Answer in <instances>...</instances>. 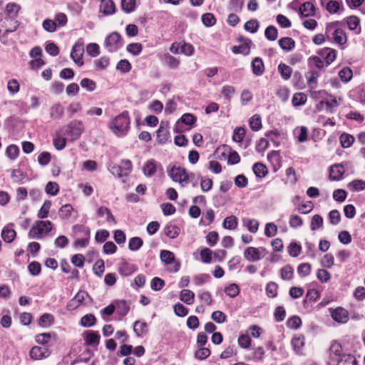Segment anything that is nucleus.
Segmentation results:
<instances>
[{
	"instance_id": "1",
	"label": "nucleus",
	"mask_w": 365,
	"mask_h": 365,
	"mask_svg": "<svg viewBox=\"0 0 365 365\" xmlns=\"http://www.w3.org/2000/svg\"><path fill=\"white\" fill-rule=\"evenodd\" d=\"M329 365H357L355 357L345 353L343 348L337 341H333L329 349Z\"/></svg>"
},
{
	"instance_id": "2",
	"label": "nucleus",
	"mask_w": 365,
	"mask_h": 365,
	"mask_svg": "<svg viewBox=\"0 0 365 365\" xmlns=\"http://www.w3.org/2000/svg\"><path fill=\"white\" fill-rule=\"evenodd\" d=\"M341 26V23L338 21L328 23L325 35L327 39L332 40L343 50L346 47L347 36Z\"/></svg>"
},
{
	"instance_id": "3",
	"label": "nucleus",
	"mask_w": 365,
	"mask_h": 365,
	"mask_svg": "<svg viewBox=\"0 0 365 365\" xmlns=\"http://www.w3.org/2000/svg\"><path fill=\"white\" fill-rule=\"evenodd\" d=\"M130 120L128 111H123L108 123L109 129L117 136H125L130 128Z\"/></svg>"
},
{
	"instance_id": "4",
	"label": "nucleus",
	"mask_w": 365,
	"mask_h": 365,
	"mask_svg": "<svg viewBox=\"0 0 365 365\" xmlns=\"http://www.w3.org/2000/svg\"><path fill=\"white\" fill-rule=\"evenodd\" d=\"M21 9V6L16 3H9L6 6L5 12L6 16L4 19L0 20V23H6V21H11L14 24L13 28L6 29L4 31L3 35H6L9 33H11L15 31L19 26V23L17 20H16V17L17 16L19 11Z\"/></svg>"
},
{
	"instance_id": "5",
	"label": "nucleus",
	"mask_w": 365,
	"mask_h": 365,
	"mask_svg": "<svg viewBox=\"0 0 365 365\" xmlns=\"http://www.w3.org/2000/svg\"><path fill=\"white\" fill-rule=\"evenodd\" d=\"M53 225L49 220L36 221L29 232V237L31 239H41L45 235L51 231Z\"/></svg>"
},
{
	"instance_id": "6",
	"label": "nucleus",
	"mask_w": 365,
	"mask_h": 365,
	"mask_svg": "<svg viewBox=\"0 0 365 365\" xmlns=\"http://www.w3.org/2000/svg\"><path fill=\"white\" fill-rule=\"evenodd\" d=\"M83 130V123L80 120H73L61 129L62 134L71 141L78 139Z\"/></svg>"
},
{
	"instance_id": "7",
	"label": "nucleus",
	"mask_w": 365,
	"mask_h": 365,
	"mask_svg": "<svg viewBox=\"0 0 365 365\" xmlns=\"http://www.w3.org/2000/svg\"><path fill=\"white\" fill-rule=\"evenodd\" d=\"M268 254V251L263 247H248L244 251L245 259L250 262L261 260Z\"/></svg>"
},
{
	"instance_id": "8",
	"label": "nucleus",
	"mask_w": 365,
	"mask_h": 365,
	"mask_svg": "<svg viewBox=\"0 0 365 365\" xmlns=\"http://www.w3.org/2000/svg\"><path fill=\"white\" fill-rule=\"evenodd\" d=\"M168 173L173 181L179 182L182 187L188 182L189 175L184 168L173 166L168 170Z\"/></svg>"
},
{
	"instance_id": "9",
	"label": "nucleus",
	"mask_w": 365,
	"mask_h": 365,
	"mask_svg": "<svg viewBox=\"0 0 365 365\" xmlns=\"http://www.w3.org/2000/svg\"><path fill=\"white\" fill-rule=\"evenodd\" d=\"M104 46L108 52H115L123 46V41L120 34L113 32L108 35L104 42Z\"/></svg>"
},
{
	"instance_id": "10",
	"label": "nucleus",
	"mask_w": 365,
	"mask_h": 365,
	"mask_svg": "<svg viewBox=\"0 0 365 365\" xmlns=\"http://www.w3.org/2000/svg\"><path fill=\"white\" fill-rule=\"evenodd\" d=\"M84 53V45L81 39L78 40L73 46L71 58L78 66L83 65V55Z\"/></svg>"
},
{
	"instance_id": "11",
	"label": "nucleus",
	"mask_w": 365,
	"mask_h": 365,
	"mask_svg": "<svg viewBox=\"0 0 365 365\" xmlns=\"http://www.w3.org/2000/svg\"><path fill=\"white\" fill-rule=\"evenodd\" d=\"M161 261L165 264H172L173 267L170 270L173 272H177L180 269V264L175 260V255L169 250H162L160 254Z\"/></svg>"
},
{
	"instance_id": "12",
	"label": "nucleus",
	"mask_w": 365,
	"mask_h": 365,
	"mask_svg": "<svg viewBox=\"0 0 365 365\" xmlns=\"http://www.w3.org/2000/svg\"><path fill=\"white\" fill-rule=\"evenodd\" d=\"M349 165V162L344 161L341 163L332 165L330 169V178L332 180H339L342 178V175Z\"/></svg>"
},
{
	"instance_id": "13",
	"label": "nucleus",
	"mask_w": 365,
	"mask_h": 365,
	"mask_svg": "<svg viewBox=\"0 0 365 365\" xmlns=\"http://www.w3.org/2000/svg\"><path fill=\"white\" fill-rule=\"evenodd\" d=\"M331 318L340 324H346L349 319V312L343 307H338L335 309H329Z\"/></svg>"
},
{
	"instance_id": "14",
	"label": "nucleus",
	"mask_w": 365,
	"mask_h": 365,
	"mask_svg": "<svg viewBox=\"0 0 365 365\" xmlns=\"http://www.w3.org/2000/svg\"><path fill=\"white\" fill-rule=\"evenodd\" d=\"M51 352L48 348H42L35 346L31 348L29 352L30 357L34 360H41L48 357Z\"/></svg>"
},
{
	"instance_id": "15",
	"label": "nucleus",
	"mask_w": 365,
	"mask_h": 365,
	"mask_svg": "<svg viewBox=\"0 0 365 365\" xmlns=\"http://www.w3.org/2000/svg\"><path fill=\"white\" fill-rule=\"evenodd\" d=\"M168 123L162 121L157 131V140L160 144H165L169 139Z\"/></svg>"
},
{
	"instance_id": "16",
	"label": "nucleus",
	"mask_w": 365,
	"mask_h": 365,
	"mask_svg": "<svg viewBox=\"0 0 365 365\" xmlns=\"http://www.w3.org/2000/svg\"><path fill=\"white\" fill-rule=\"evenodd\" d=\"M91 298L85 291H79L70 302L69 306L78 307L83 304H87Z\"/></svg>"
},
{
	"instance_id": "17",
	"label": "nucleus",
	"mask_w": 365,
	"mask_h": 365,
	"mask_svg": "<svg viewBox=\"0 0 365 365\" xmlns=\"http://www.w3.org/2000/svg\"><path fill=\"white\" fill-rule=\"evenodd\" d=\"M319 54L325 60L326 66L331 64L336 57V51L334 48L328 47L322 48Z\"/></svg>"
},
{
	"instance_id": "18",
	"label": "nucleus",
	"mask_w": 365,
	"mask_h": 365,
	"mask_svg": "<svg viewBox=\"0 0 365 365\" xmlns=\"http://www.w3.org/2000/svg\"><path fill=\"white\" fill-rule=\"evenodd\" d=\"M291 344L294 352L297 354H303V349L304 346V337L302 335H295L292 341Z\"/></svg>"
},
{
	"instance_id": "19",
	"label": "nucleus",
	"mask_w": 365,
	"mask_h": 365,
	"mask_svg": "<svg viewBox=\"0 0 365 365\" xmlns=\"http://www.w3.org/2000/svg\"><path fill=\"white\" fill-rule=\"evenodd\" d=\"M252 44V41L249 38L244 39L242 43L238 46H233L232 48V51L234 53H241L245 56L248 55L250 53V46Z\"/></svg>"
},
{
	"instance_id": "20",
	"label": "nucleus",
	"mask_w": 365,
	"mask_h": 365,
	"mask_svg": "<svg viewBox=\"0 0 365 365\" xmlns=\"http://www.w3.org/2000/svg\"><path fill=\"white\" fill-rule=\"evenodd\" d=\"M84 340L87 345L97 346L100 342V335L93 331H87L83 334Z\"/></svg>"
},
{
	"instance_id": "21",
	"label": "nucleus",
	"mask_w": 365,
	"mask_h": 365,
	"mask_svg": "<svg viewBox=\"0 0 365 365\" xmlns=\"http://www.w3.org/2000/svg\"><path fill=\"white\" fill-rule=\"evenodd\" d=\"M136 271L134 264L123 260L118 265V272L123 276H129Z\"/></svg>"
},
{
	"instance_id": "22",
	"label": "nucleus",
	"mask_w": 365,
	"mask_h": 365,
	"mask_svg": "<svg viewBox=\"0 0 365 365\" xmlns=\"http://www.w3.org/2000/svg\"><path fill=\"white\" fill-rule=\"evenodd\" d=\"M100 11L106 16L112 15L115 13V6L112 0H106L101 2Z\"/></svg>"
},
{
	"instance_id": "23",
	"label": "nucleus",
	"mask_w": 365,
	"mask_h": 365,
	"mask_svg": "<svg viewBox=\"0 0 365 365\" xmlns=\"http://www.w3.org/2000/svg\"><path fill=\"white\" fill-rule=\"evenodd\" d=\"M11 226L12 225H6L1 232V237L7 243L13 242L16 235Z\"/></svg>"
},
{
	"instance_id": "24",
	"label": "nucleus",
	"mask_w": 365,
	"mask_h": 365,
	"mask_svg": "<svg viewBox=\"0 0 365 365\" xmlns=\"http://www.w3.org/2000/svg\"><path fill=\"white\" fill-rule=\"evenodd\" d=\"M252 69L253 73L257 76H260L264 71V63L261 58L256 57L252 61Z\"/></svg>"
},
{
	"instance_id": "25",
	"label": "nucleus",
	"mask_w": 365,
	"mask_h": 365,
	"mask_svg": "<svg viewBox=\"0 0 365 365\" xmlns=\"http://www.w3.org/2000/svg\"><path fill=\"white\" fill-rule=\"evenodd\" d=\"M326 10L331 14H339L344 10L341 3L337 1H329L325 6Z\"/></svg>"
},
{
	"instance_id": "26",
	"label": "nucleus",
	"mask_w": 365,
	"mask_h": 365,
	"mask_svg": "<svg viewBox=\"0 0 365 365\" xmlns=\"http://www.w3.org/2000/svg\"><path fill=\"white\" fill-rule=\"evenodd\" d=\"M162 61L170 69H176L180 65V60L169 53L165 54L162 58Z\"/></svg>"
},
{
	"instance_id": "27",
	"label": "nucleus",
	"mask_w": 365,
	"mask_h": 365,
	"mask_svg": "<svg viewBox=\"0 0 365 365\" xmlns=\"http://www.w3.org/2000/svg\"><path fill=\"white\" fill-rule=\"evenodd\" d=\"M157 166L158 163L155 160H148L143 168L144 175L147 177L154 175L157 170Z\"/></svg>"
},
{
	"instance_id": "28",
	"label": "nucleus",
	"mask_w": 365,
	"mask_h": 365,
	"mask_svg": "<svg viewBox=\"0 0 365 365\" xmlns=\"http://www.w3.org/2000/svg\"><path fill=\"white\" fill-rule=\"evenodd\" d=\"M299 12L302 16H312L314 15L315 6L313 3L307 1L302 4L299 8Z\"/></svg>"
},
{
	"instance_id": "29",
	"label": "nucleus",
	"mask_w": 365,
	"mask_h": 365,
	"mask_svg": "<svg viewBox=\"0 0 365 365\" xmlns=\"http://www.w3.org/2000/svg\"><path fill=\"white\" fill-rule=\"evenodd\" d=\"M180 299L187 305L192 304L195 301V293L190 289H184L180 293Z\"/></svg>"
},
{
	"instance_id": "30",
	"label": "nucleus",
	"mask_w": 365,
	"mask_h": 365,
	"mask_svg": "<svg viewBox=\"0 0 365 365\" xmlns=\"http://www.w3.org/2000/svg\"><path fill=\"white\" fill-rule=\"evenodd\" d=\"M279 46L286 51H290L295 47V41L290 37H284L279 40Z\"/></svg>"
},
{
	"instance_id": "31",
	"label": "nucleus",
	"mask_w": 365,
	"mask_h": 365,
	"mask_svg": "<svg viewBox=\"0 0 365 365\" xmlns=\"http://www.w3.org/2000/svg\"><path fill=\"white\" fill-rule=\"evenodd\" d=\"M180 228L172 223H168L164 228L165 235L170 239L176 238L180 234Z\"/></svg>"
},
{
	"instance_id": "32",
	"label": "nucleus",
	"mask_w": 365,
	"mask_h": 365,
	"mask_svg": "<svg viewBox=\"0 0 365 365\" xmlns=\"http://www.w3.org/2000/svg\"><path fill=\"white\" fill-rule=\"evenodd\" d=\"M97 215L99 217L106 216V221L110 223L116 224V221L115 220L114 216L112 215L111 212L106 207H99L97 210Z\"/></svg>"
},
{
	"instance_id": "33",
	"label": "nucleus",
	"mask_w": 365,
	"mask_h": 365,
	"mask_svg": "<svg viewBox=\"0 0 365 365\" xmlns=\"http://www.w3.org/2000/svg\"><path fill=\"white\" fill-rule=\"evenodd\" d=\"M347 187L352 192H359L365 190V181L354 180L347 184Z\"/></svg>"
},
{
	"instance_id": "34",
	"label": "nucleus",
	"mask_w": 365,
	"mask_h": 365,
	"mask_svg": "<svg viewBox=\"0 0 365 365\" xmlns=\"http://www.w3.org/2000/svg\"><path fill=\"white\" fill-rule=\"evenodd\" d=\"M73 230L74 232L75 237H89V236H90V230L84 225H75L73 227Z\"/></svg>"
},
{
	"instance_id": "35",
	"label": "nucleus",
	"mask_w": 365,
	"mask_h": 365,
	"mask_svg": "<svg viewBox=\"0 0 365 365\" xmlns=\"http://www.w3.org/2000/svg\"><path fill=\"white\" fill-rule=\"evenodd\" d=\"M319 76V73L317 71H309L305 74V78L310 88H316Z\"/></svg>"
},
{
	"instance_id": "36",
	"label": "nucleus",
	"mask_w": 365,
	"mask_h": 365,
	"mask_svg": "<svg viewBox=\"0 0 365 365\" xmlns=\"http://www.w3.org/2000/svg\"><path fill=\"white\" fill-rule=\"evenodd\" d=\"M339 140L341 145L344 148H348L352 145L355 138L352 135L344 133L340 135Z\"/></svg>"
},
{
	"instance_id": "37",
	"label": "nucleus",
	"mask_w": 365,
	"mask_h": 365,
	"mask_svg": "<svg viewBox=\"0 0 365 365\" xmlns=\"http://www.w3.org/2000/svg\"><path fill=\"white\" fill-rule=\"evenodd\" d=\"M115 303V308L117 309V313L120 316L123 317L128 313L130 307L125 300H118Z\"/></svg>"
},
{
	"instance_id": "38",
	"label": "nucleus",
	"mask_w": 365,
	"mask_h": 365,
	"mask_svg": "<svg viewBox=\"0 0 365 365\" xmlns=\"http://www.w3.org/2000/svg\"><path fill=\"white\" fill-rule=\"evenodd\" d=\"M278 71L284 80H288L292 76V68L285 63H280L278 66Z\"/></svg>"
},
{
	"instance_id": "39",
	"label": "nucleus",
	"mask_w": 365,
	"mask_h": 365,
	"mask_svg": "<svg viewBox=\"0 0 365 365\" xmlns=\"http://www.w3.org/2000/svg\"><path fill=\"white\" fill-rule=\"evenodd\" d=\"M63 108L60 103H56L50 108V116L53 119H58L63 116Z\"/></svg>"
},
{
	"instance_id": "40",
	"label": "nucleus",
	"mask_w": 365,
	"mask_h": 365,
	"mask_svg": "<svg viewBox=\"0 0 365 365\" xmlns=\"http://www.w3.org/2000/svg\"><path fill=\"white\" fill-rule=\"evenodd\" d=\"M329 100H322L319 102V105L323 106H325L327 110H331L334 108H336L339 106L338 101L336 97L332 95H329Z\"/></svg>"
},
{
	"instance_id": "41",
	"label": "nucleus",
	"mask_w": 365,
	"mask_h": 365,
	"mask_svg": "<svg viewBox=\"0 0 365 365\" xmlns=\"http://www.w3.org/2000/svg\"><path fill=\"white\" fill-rule=\"evenodd\" d=\"M252 170L255 175L258 178H264L268 173L267 167L261 163H255Z\"/></svg>"
},
{
	"instance_id": "42",
	"label": "nucleus",
	"mask_w": 365,
	"mask_h": 365,
	"mask_svg": "<svg viewBox=\"0 0 365 365\" xmlns=\"http://www.w3.org/2000/svg\"><path fill=\"white\" fill-rule=\"evenodd\" d=\"M143 245V240L139 237H133L129 240L128 248L131 251H138Z\"/></svg>"
},
{
	"instance_id": "43",
	"label": "nucleus",
	"mask_w": 365,
	"mask_h": 365,
	"mask_svg": "<svg viewBox=\"0 0 365 365\" xmlns=\"http://www.w3.org/2000/svg\"><path fill=\"white\" fill-rule=\"evenodd\" d=\"M51 207V202L50 200H46L37 214V217L39 219H45L48 217L50 208Z\"/></svg>"
},
{
	"instance_id": "44",
	"label": "nucleus",
	"mask_w": 365,
	"mask_h": 365,
	"mask_svg": "<svg viewBox=\"0 0 365 365\" xmlns=\"http://www.w3.org/2000/svg\"><path fill=\"white\" fill-rule=\"evenodd\" d=\"M148 325L145 322L136 321L133 325V330L138 336H143L147 331Z\"/></svg>"
},
{
	"instance_id": "45",
	"label": "nucleus",
	"mask_w": 365,
	"mask_h": 365,
	"mask_svg": "<svg viewBox=\"0 0 365 365\" xmlns=\"http://www.w3.org/2000/svg\"><path fill=\"white\" fill-rule=\"evenodd\" d=\"M223 227L228 230H235L237 226V219L235 216L231 215L225 218Z\"/></svg>"
},
{
	"instance_id": "46",
	"label": "nucleus",
	"mask_w": 365,
	"mask_h": 365,
	"mask_svg": "<svg viewBox=\"0 0 365 365\" xmlns=\"http://www.w3.org/2000/svg\"><path fill=\"white\" fill-rule=\"evenodd\" d=\"M307 100V95L304 93H297L293 96L292 104L294 106H300L306 103Z\"/></svg>"
},
{
	"instance_id": "47",
	"label": "nucleus",
	"mask_w": 365,
	"mask_h": 365,
	"mask_svg": "<svg viewBox=\"0 0 365 365\" xmlns=\"http://www.w3.org/2000/svg\"><path fill=\"white\" fill-rule=\"evenodd\" d=\"M81 86L88 92H93L96 88V83L94 81L84 78L80 82Z\"/></svg>"
},
{
	"instance_id": "48",
	"label": "nucleus",
	"mask_w": 365,
	"mask_h": 365,
	"mask_svg": "<svg viewBox=\"0 0 365 365\" xmlns=\"http://www.w3.org/2000/svg\"><path fill=\"white\" fill-rule=\"evenodd\" d=\"M6 155L10 160H16L19 155V148L16 145H10L6 148Z\"/></svg>"
},
{
	"instance_id": "49",
	"label": "nucleus",
	"mask_w": 365,
	"mask_h": 365,
	"mask_svg": "<svg viewBox=\"0 0 365 365\" xmlns=\"http://www.w3.org/2000/svg\"><path fill=\"white\" fill-rule=\"evenodd\" d=\"M96 319L92 314L84 315L81 319V324L84 327H91L96 324Z\"/></svg>"
},
{
	"instance_id": "50",
	"label": "nucleus",
	"mask_w": 365,
	"mask_h": 365,
	"mask_svg": "<svg viewBox=\"0 0 365 365\" xmlns=\"http://www.w3.org/2000/svg\"><path fill=\"white\" fill-rule=\"evenodd\" d=\"M135 6V0H121V8L127 14L134 11Z\"/></svg>"
},
{
	"instance_id": "51",
	"label": "nucleus",
	"mask_w": 365,
	"mask_h": 365,
	"mask_svg": "<svg viewBox=\"0 0 365 365\" xmlns=\"http://www.w3.org/2000/svg\"><path fill=\"white\" fill-rule=\"evenodd\" d=\"M250 126L252 130L258 131L262 128V120L259 115H254L250 119Z\"/></svg>"
},
{
	"instance_id": "52",
	"label": "nucleus",
	"mask_w": 365,
	"mask_h": 365,
	"mask_svg": "<svg viewBox=\"0 0 365 365\" xmlns=\"http://www.w3.org/2000/svg\"><path fill=\"white\" fill-rule=\"evenodd\" d=\"M339 76L343 82L347 83L352 78V71L349 67H344L339 71Z\"/></svg>"
},
{
	"instance_id": "53",
	"label": "nucleus",
	"mask_w": 365,
	"mask_h": 365,
	"mask_svg": "<svg viewBox=\"0 0 365 365\" xmlns=\"http://www.w3.org/2000/svg\"><path fill=\"white\" fill-rule=\"evenodd\" d=\"M264 36L269 41H275L278 36V31L274 26H269L266 28Z\"/></svg>"
},
{
	"instance_id": "54",
	"label": "nucleus",
	"mask_w": 365,
	"mask_h": 365,
	"mask_svg": "<svg viewBox=\"0 0 365 365\" xmlns=\"http://www.w3.org/2000/svg\"><path fill=\"white\" fill-rule=\"evenodd\" d=\"M289 255L291 257H298L302 251V247L296 242H291L287 247Z\"/></svg>"
},
{
	"instance_id": "55",
	"label": "nucleus",
	"mask_w": 365,
	"mask_h": 365,
	"mask_svg": "<svg viewBox=\"0 0 365 365\" xmlns=\"http://www.w3.org/2000/svg\"><path fill=\"white\" fill-rule=\"evenodd\" d=\"M197 118L196 117L192 115V113H185L183 114L180 120L178 121H181L182 123L192 126L196 123Z\"/></svg>"
},
{
	"instance_id": "56",
	"label": "nucleus",
	"mask_w": 365,
	"mask_h": 365,
	"mask_svg": "<svg viewBox=\"0 0 365 365\" xmlns=\"http://www.w3.org/2000/svg\"><path fill=\"white\" fill-rule=\"evenodd\" d=\"M238 344L242 349H249L251 345L252 339L247 334H241L238 337Z\"/></svg>"
},
{
	"instance_id": "57",
	"label": "nucleus",
	"mask_w": 365,
	"mask_h": 365,
	"mask_svg": "<svg viewBox=\"0 0 365 365\" xmlns=\"http://www.w3.org/2000/svg\"><path fill=\"white\" fill-rule=\"evenodd\" d=\"M244 225L252 233H256L259 229V222L255 219H249L244 220Z\"/></svg>"
},
{
	"instance_id": "58",
	"label": "nucleus",
	"mask_w": 365,
	"mask_h": 365,
	"mask_svg": "<svg viewBox=\"0 0 365 365\" xmlns=\"http://www.w3.org/2000/svg\"><path fill=\"white\" fill-rule=\"evenodd\" d=\"M28 269L31 275L38 276L41 271V266L38 262L33 261L28 265Z\"/></svg>"
},
{
	"instance_id": "59",
	"label": "nucleus",
	"mask_w": 365,
	"mask_h": 365,
	"mask_svg": "<svg viewBox=\"0 0 365 365\" xmlns=\"http://www.w3.org/2000/svg\"><path fill=\"white\" fill-rule=\"evenodd\" d=\"M277 232V227L274 222H268L265 225L264 235L268 237H274Z\"/></svg>"
},
{
	"instance_id": "60",
	"label": "nucleus",
	"mask_w": 365,
	"mask_h": 365,
	"mask_svg": "<svg viewBox=\"0 0 365 365\" xmlns=\"http://www.w3.org/2000/svg\"><path fill=\"white\" fill-rule=\"evenodd\" d=\"M312 269V266L309 263H302L300 264L297 267V272L301 277H307L308 276Z\"/></svg>"
},
{
	"instance_id": "61",
	"label": "nucleus",
	"mask_w": 365,
	"mask_h": 365,
	"mask_svg": "<svg viewBox=\"0 0 365 365\" xmlns=\"http://www.w3.org/2000/svg\"><path fill=\"white\" fill-rule=\"evenodd\" d=\"M245 29L250 33H256L259 29V23L257 19H251L245 24Z\"/></svg>"
},
{
	"instance_id": "62",
	"label": "nucleus",
	"mask_w": 365,
	"mask_h": 365,
	"mask_svg": "<svg viewBox=\"0 0 365 365\" xmlns=\"http://www.w3.org/2000/svg\"><path fill=\"white\" fill-rule=\"evenodd\" d=\"M225 292L232 298L236 297L240 293V288L236 284H231L225 287Z\"/></svg>"
},
{
	"instance_id": "63",
	"label": "nucleus",
	"mask_w": 365,
	"mask_h": 365,
	"mask_svg": "<svg viewBox=\"0 0 365 365\" xmlns=\"http://www.w3.org/2000/svg\"><path fill=\"white\" fill-rule=\"evenodd\" d=\"M86 52L91 57H96L100 53L99 46L96 43H91L86 46Z\"/></svg>"
},
{
	"instance_id": "64",
	"label": "nucleus",
	"mask_w": 365,
	"mask_h": 365,
	"mask_svg": "<svg viewBox=\"0 0 365 365\" xmlns=\"http://www.w3.org/2000/svg\"><path fill=\"white\" fill-rule=\"evenodd\" d=\"M7 89L9 92L14 95L19 91L20 85L16 79H11L7 83Z\"/></svg>"
}]
</instances>
